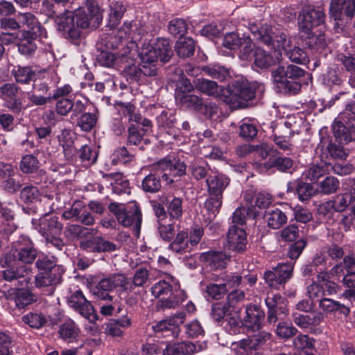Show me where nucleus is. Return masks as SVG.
Masks as SVG:
<instances>
[{"instance_id": "f257e3e1", "label": "nucleus", "mask_w": 355, "mask_h": 355, "mask_svg": "<svg viewBox=\"0 0 355 355\" xmlns=\"http://www.w3.org/2000/svg\"><path fill=\"white\" fill-rule=\"evenodd\" d=\"M249 30L254 39L275 50L277 59H280L282 51H288L292 46V41L285 31L264 24L259 27L255 24L249 25Z\"/></svg>"}, {"instance_id": "f03ea898", "label": "nucleus", "mask_w": 355, "mask_h": 355, "mask_svg": "<svg viewBox=\"0 0 355 355\" xmlns=\"http://www.w3.org/2000/svg\"><path fill=\"white\" fill-rule=\"evenodd\" d=\"M139 58L143 70L150 74L157 75L158 58L167 62L173 55V51L168 40L158 38L153 44H144L140 49Z\"/></svg>"}, {"instance_id": "7ed1b4c3", "label": "nucleus", "mask_w": 355, "mask_h": 355, "mask_svg": "<svg viewBox=\"0 0 355 355\" xmlns=\"http://www.w3.org/2000/svg\"><path fill=\"white\" fill-rule=\"evenodd\" d=\"M304 71L300 67L289 64L286 67L279 66L272 71L274 83L284 93H296L300 85L295 80L304 76Z\"/></svg>"}, {"instance_id": "20e7f679", "label": "nucleus", "mask_w": 355, "mask_h": 355, "mask_svg": "<svg viewBox=\"0 0 355 355\" xmlns=\"http://www.w3.org/2000/svg\"><path fill=\"white\" fill-rule=\"evenodd\" d=\"M110 211L115 216L119 223L123 227H129L134 223L139 227L141 222V214L135 204L111 202L108 207Z\"/></svg>"}, {"instance_id": "39448f33", "label": "nucleus", "mask_w": 355, "mask_h": 355, "mask_svg": "<svg viewBox=\"0 0 355 355\" xmlns=\"http://www.w3.org/2000/svg\"><path fill=\"white\" fill-rule=\"evenodd\" d=\"M125 276L122 274H113L107 277L101 279L92 290V294L96 298L103 300H112L110 292L114 288H119L121 292H125Z\"/></svg>"}, {"instance_id": "423d86ee", "label": "nucleus", "mask_w": 355, "mask_h": 355, "mask_svg": "<svg viewBox=\"0 0 355 355\" xmlns=\"http://www.w3.org/2000/svg\"><path fill=\"white\" fill-rule=\"evenodd\" d=\"M227 96L223 101L233 107H239L241 101H249L254 97V85L250 83H239L229 85L226 89Z\"/></svg>"}, {"instance_id": "0eeeda50", "label": "nucleus", "mask_w": 355, "mask_h": 355, "mask_svg": "<svg viewBox=\"0 0 355 355\" xmlns=\"http://www.w3.org/2000/svg\"><path fill=\"white\" fill-rule=\"evenodd\" d=\"M67 304L92 324H94L98 318L94 306L80 289L71 293L67 297Z\"/></svg>"}, {"instance_id": "6e6552de", "label": "nucleus", "mask_w": 355, "mask_h": 355, "mask_svg": "<svg viewBox=\"0 0 355 355\" xmlns=\"http://www.w3.org/2000/svg\"><path fill=\"white\" fill-rule=\"evenodd\" d=\"M151 171L157 175L166 180L168 183H172V177L181 176L185 173L186 165L184 162L167 158L162 159L151 166Z\"/></svg>"}, {"instance_id": "1a4fd4ad", "label": "nucleus", "mask_w": 355, "mask_h": 355, "mask_svg": "<svg viewBox=\"0 0 355 355\" xmlns=\"http://www.w3.org/2000/svg\"><path fill=\"white\" fill-rule=\"evenodd\" d=\"M324 13L312 6L304 8L297 17L299 28L302 33H309L324 23Z\"/></svg>"}, {"instance_id": "9d476101", "label": "nucleus", "mask_w": 355, "mask_h": 355, "mask_svg": "<svg viewBox=\"0 0 355 355\" xmlns=\"http://www.w3.org/2000/svg\"><path fill=\"white\" fill-rule=\"evenodd\" d=\"M293 266L291 263H279L272 270L266 271L263 278L266 283L270 287L279 289L292 276Z\"/></svg>"}, {"instance_id": "9b49d317", "label": "nucleus", "mask_w": 355, "mask_h": 355, "mask_svg": "<svg viewBox=\"0 0 355 355\" xmlns=\"http://www.w3.org/2000/svg\"><path fill=\"white\" fill-rule=\"evenodd\" d=\"M55 22L58 30L62 32L66 38L76 45L79 44L80 31L75 25L74 15L71 12L67 10L58 15Z\"/></svg>"}, {"instance_id": "f8f14e48", "label": "nucleus", "mask_w": 355, "mask_h": 355, "mask_svg": "<svg viewBox=\"0 0 355 355\" xmlns=\"http://www.w3.org/2000/svg\"><path fill=\"white\" fill-rule=\"evenodd\" d=\"M76 18V26L79 28H89L92 22L97 23L101 19L100 8L95 1H87L86 8H79L76 10L73 15Z\"/></svg>"}, {"instance_id": "ddd939ff", "label": "nucleus", "mask_w": 355, "mask_h": 355, "mask_svg": "<svg viewBox=\"0 0 355 355\" xmlns=\"http://www.w3.org/2000/svg\"><path fill=\"white\" fill-rule=\"evenodd\" d=\"M355 200V189L350 188L345 192L336 195L333 200L324 202L319 207L321 214H327L332 211H343Z\"/></svg>"}, {"instance_id": "4468645a", "label": "nucleus", "mask_w": 355, "mask_h": 355, "mask_svg": "<svg viewBox=\"0 0 355 355\" xmlns=\"http://www.w3.org/2000/svg\"><path fill=\"white\" fill-rule=\"evenodd\" d=\"M80 245L83 250L90 252H112L116 250V244L105 240L98 235V232L94 236L84 237Z\"/></svg>"}, {"instance_id": "2eb2a0df", "label": "nucleus", "mask_w": 355, "mask_h": 355, "mask_svg": "<svg viewBox=\"0 0 355 355\" xmlns=\"http://www.w3.org/2000/svg\"><path fill=\"white\" fill-rule=\"evenodd\" d=\"M355 13V0H331L329 14L337 24L343 19V17L352 18Z\"/></svg>"}, {"instance_id": "dca6fc26", "label": "nucleus", "mask_w": 355, "mask_h": 355, "mask_svg": "<svg viewBox=\"0 0 355 355\" xmlns=\"http://www.w3.org/2000/svg\"><path fill=\"white\" fill-rule=\"evenodd\" d=\"M17 20L20 28H26L30 31L31 34L35 37H46L47 32L42 27L35 15L29 12H19L17 14Z\"/></svg>"}, {"instance_id": "f3484780", "label": "nucleus", "mask_w": 355, "mask_h": 355, "mask_svg": "<svg viewBox=\"0 0 355 355\" xmlns=\"http://www.w3.org/2000/svg\"><path fill=\"white\" fill-rule=\"evenodd\" d=\"M62 225L55 216L46 215L41 218L36 229L46 239L49 237H55L59 235L62 231Z\"/></svg>"}, {"instance_id": "a211bd4d", "label": "nucleus", "mask_w": 355, "mask_h": 355, "mask_svg": "<svg viewBox=\"0 0 355 355\" xmlns=\"http://www.w3.org/2000/svg\"><path fill=\"white\" fill-rule=\"evenodd\" d=\"M335 137L341 144H348L355 141V119L346 121L344 125L342 121H336L333 125Z\"/></svg>"}, {"instance_id": "6ab92c4d", "label": "nucleus", "mask_w": 355, "mask_h": 355, "mask_svg": "<svg viewBox=\"0 0 355 355\" xmlns=\"http://www.w3.org/2000/svg\"><path fill=\"white\" fill-rule=\"evenodd\" d=\"M186 318L184 312H180L167 319L159 321L155 326L153 329L155 332L171 331L175 337L179 334V327L183 324Z\"/></svg>"}, {"instance_id": "aec40b11", "label": "nucleus", "mask_w": 355, "mask_h": 355, "mask_svg": "<svg viewBox=\"0 0 355 355\" xmlns=\"http://www.w3.org/2000/svg\"><path fill=\"white\" fill-rule=\"evenodd\" d=\"M228 248L234 251L242 252L246 248L247 236L245 232L236 225L230 227L227 233Z\"/></svg>"}, {"instance_id": "412c9836", "label": "nucleus", "mask_w": 355, "mask_h": 355, "mask_svg": "<svg viewBox=\"0 0 355 355\" xmlns=\"http://www.w3.org/2000/svg\"><path fill=\"white\" fill-rule=\"evenodd\" d=\"M245 314L243 318L245 327L252 331L259 330L265 316L264 312L258 306L249 305L246 307Z\"/></svg>"}, {"instance_id": "4be33fe9", "label": "nucleus", "mask_w": 355, "mask_h": 355, "mask_svg": "<svg viewBox=\"0 0 355 355\" xmlns=\"http://www.w3.org/2000/svg\"><path fill=\"white\" fill-rule=\"evenodd\" d=\"M183 103H188V105H192L196 110H202L204 114L207 117L211 118L218 113V107L216 103L207 102L203 105L202 99L196 95L184 94L182 97Z\"/></svg>"}, {"instance_id": "5701e85b", "label": "nucleus", "mask_w": 355, "mask_h": 355, "mask_svg": "<svg viewBox=\"0 0 355 355\" xmlns=\"http://www.w3.org/2000/svg\"><path fill=\"white\" fill-rule=\"evenodd\" d=\"M230 182V179L223 174L209 175L206 180L207 191L209 196L223 197V193L229 185Z\"/></svg>"}, {"instance_id": "b1692460", "label": "nucleus", "mask_w": 355, "mask_h": 355, "mask_svg": "<svg viewBox=\"0 0 355 355\" xmlns=\"http://www.w3.org/2000/svg\"><path fill=\"white\" fill-rule=\"evenodd\" d=\"M30 272L29 268L26 266H12L3 270L2 276L6 281L23 279L19 280L20 284L23 286H27L31 280V277L29 275Z\"/></svg>"}, {"instance_id": "393cba45", "label": "nucleus", "mask_w": 355, "mask_h": 355, "mask_svg": "<svg viewBox=\"0 0 355 355\" xmlns=\"http://www.w3.org/2000/svg\"><path fill=\"white\" fill-rule=\"evenodd\" d=\"M161 202L171 218L178 220L182 217L183 213L182 198L166 195L161 198Z\"/></svg>"}, {"instance_id": "a878e982", "label": "nucleus", "mask_w": 355, "mask_h": 355, "mask_svg": "<svg viewBox=\"0 0 355 355\" xmlns=\"http://www.w3.org/2000/svg\"><path fill=\"white\" fill-rule=\"evenodd\" d=\"M293 322L302 329H308L311 327L318 326L324 320L323 313L314 312L311 315H302L297 313H293Z\"/></svg>"}, {"instance_id": "bb28decb", "label": "nucleus", "mask_w": 355, "mask_h": 355, "mask_svg": "<svg viewBox=\"0 0 355 355\" xmlns=\"http://www.w3.org/2000/svg\"><path fill=\"white\" fill-rule=\"evenodd\" d=\"M198 90L205 93L207 95L219 98L222 96H227L226 89L219 86L216 82L207 80L198 79L196 83Z\"/></svg>"}, {"instance_id": "cd10ccee", "label": "nucleus", "mask_w": 355, "mask_h": 355, "mask_svg": "<svg viewBox=\"0 0 355 355\" xmlns=\"http://www.w3.org/2000/svg\"><path fill=\"white\" fill-rule=\"evenodd\" d=\"M30 31H22L20 33L19 41L18 43L19 52L26 56H31L35 52L37 45L35 44V39Z\"/></svg>"}, {"instance_id": "c85d7f7f", "label": "nucleus", "mask_w": 355, "mask_h": 355, "mask_svg": "<svg viewBox=\"0 0 355 355\" xmlns=\"http://www.w3.org/2000/svg\"><path fill=\"white\" fill-rule=\"evenodd\" d=\"M58 333L62 340L70 343L76 342L80 336V329L74 321L69 320L60 326Z\"/></svg>"}, {"instance_id": "c756f323", "label": "nucleus", "mask_w": 355, "mask_h": 355, "mask_svg": "<svg viewBox=\"0 0 355 355\" xmlns=\"http://www.w3.org/2000/svg\"><path fill=\"white\" fill-rule=\"evenodd\" d=\"M72 92V88L69 85H64L62 87L57 88L53 94L48 95V96L31 95V100L36 106H41L50 103L52 100L57 99L60 97L65 96Z\"/></svg>"}, {"instance_id": "7c9ffc66", "label": "nucleus", "mask_w": 355, "mask_h": 355, "mask_svg": "<svg viewBox=\"0 0 355 355\" xmlns=\"http://www.w3.org/2000/svg\"><path fill=\"white\" fill-rule=\"evenodd\" d=\"M109 8L107 26L115 28L119 24L126 9L121 2L117 1H111Z\"/></svg>"}, {"instance_id": "2f4dec72", "label": "nucleus", "mask_w": 355, "mask_h": 355, "mask_svg": "<svg viewBox=\"0 0 355 355\" xmlns=\"http://www.w3.org/2000/svg\"><path fill=\"white\" fill-rule=\"evenodd\" d=\"M149 273L147 269L140 268L135 272L132 280L125 277V292L130 293L134 291L135 287L143 286L148 281Z\"/></svg>"}, {"instance_id": "473e14b6", "label": "nucleus", "mask_w": 355, "mask_h": 355, "mask_svg": "<svg viewBox=\"0 0 355 355\" xmlns=\"http://www.w3.org/2000/svg\"><path fill=\"white\" fill-rule=\"evenodd\" d=\"M319 307L324 312L334 313L338 311L340 313L347 316L350 312L349 308L344 304L331 298H322L319 302Z\"/></svg>"}, {"instance_id": "72a5a7b5", "label": "nucleus", "mask_w": 355, "mask_h": 355, "mask_svg": "<svg viewBox=\"0 0 355 355\" xmlns=\"http://www.w3.org/2000/svg\"><path fill=\"white\" fill-rule=\"evenodd\" d=\"M268 226L277 230L287 222V216L278 208L270 209L265 215Z\"/></svg>"}, {"instance_id": "f704fd0d", "label": "nucleus", "mask_w": 355, "mask_h": 355, "mask_svg": "<svg viewBox=\"0 0 355 355\" xmlns=\"http://www.w3.org/2000/svg\"><path fill=\"white\" fill-rule=\"evenodd\" d=\"M202 259L214 269L224 268L228 257L223 252L211 251L203 253Z\"/></svg>"}, {"instance_id": "c9c22d12", "label": "nucleus", "mask_w": 355, "mask_h": 355, "mask_svg": "<svg viewBox=\"0 0 355 355\" xmlns=\"http://www.w3.org/2000/svg\"><path fill=\"white\" fill-rule=\"evenodd\" d=\"M11 73L15 81L20 84H29L36 76L35 71L29 67H15Z\"/></svg>"}, {"instance_id": "e433bc0d", "label": "nucleus", "mask_w": 355, "mask_h": 355, "mask_svg": "<svg viewBox=\"0 0 355 355\" xmlns=\"http://www.w3.org/2000/svg\"><path fill=\"white\" fill-rule=\"evenodd\" d=\"M275 57L268 54L265 50L261 48H256L252 57L254 58V64L259 68H267L277 62H279L280 59H277L276 54Z\"/></svg>"}, {"instance_id": "4c0bfd02", "label": "nucleus", "mask_w": 355, "mask_h": 355, "mask_svg": "<svg viewBox=\"0 0 355 355\" xmlns=\"http://www.w3.org/2000/svg\"><path fill=\"white\" fill-rule=\"evenodd\" d=\"M168 248L176 253H184L191 250L189 245L188 233L179 232L175 239L170 243Z\"/></svg>"}, {"instance_id": "58836bf2", "label": "nucleus", "mask_w": 355, "mask_h": 355, "mask_svg": "<svg viewBox=\"0 0 355 355\" xmlns=\"http://www.w3.org/2000/svg\"><path fill=\"white\" fill-rule=\"evenodd\" d=\"M178 55L182 58H189L194 53L195 42L191 37H180L175 44Z\"/></svg>"}, {"instance_id": "ea45409f", "label": "nucleus", "mask_w": 355, "mask_h": 355, "mask_svg": "<svg viewBox=\"0 0 355 355\" xmlns=\"http://www.w3.org/2000/svg\"><path fill=\"white\" fill-rule=\"evenodd\" d=\"M266 169H270L272 167L277 168L279 171L285 172L293 167V162L289 157H270L268 161L263 164Z\"/></svg>"}, {"instance_id": "a19ab883", "label": "nucleus", "mask_w": 355, "mask_h": 355, "mask_svg": "<svg viewBox=\"0 0 355 355\" xmlns=\"http://www.w3.org/2000/svg\"><path fill=\"white\" fill-rule=\"evenodd\" d=\"M170 282L166 280H160L155 283L151 288V293L155 297H164L172 293V285L176 286L177 281L173 277L169 278Z\"/></svg>"}, {"instance_id": "79ce46f5", "label": "nucleus", "mask_w": 355, "mask_h": 355, "mask_svg": "<svg viewBox=\"0 0 355 355\" xmlns=\"http://www.w3.org/2000/svg\"><path fill=\"white\" fill-rule=\"evenodd\" d=\"M187 298L183 291H175L171 293L168 298L162 297L159 301V306L163 309H173L178 306Z\"/></svg>"}, {"instance_id": "37998d69", "label": "nucleus", "mask_w": 355, "mask_h": 355, "mask_svg": "<svg viewBox=\"0 0 355 355\" xmlns=\"http://www.w3.org/2000/svg\"><path fill=\"white\" fill-rule=\"evenodd\" d=\"M202 71L212 78L218 79L220 81L226 80L230 77L229 69L218 64L204 67Z\"/></svg>"}, {"instance_id": "c03bdc74", "label": "nucleus", "mask_w": 355, "mask_h": 355, "mask_svg": "<svg viewBox=\"0 0 355 355\" xmlns=\"http://www.w3.org/2000/svg\"><path fill=\"white\" fill-rule=\"evenodd\" d=\"M266 304L268 308V320L269 322H275L277 320L276 309L281 303H283V298L279 295L268 294L265 300Z\"/></svg>"}, {"instance_id": "a18cd8bd", "label": "nucleus", "mask_w": 355, "mask_h": 355, "mask_svg": "<svg viewBox=\"0 0 355 355\" xmlns=\"http://www.w3.org/2000/svg\"><path fill=\"white\" fill-rule=\"evenodd\" d=\"M237 49H239V58L243 60H250L256 49H254V44L250 37L245 35H243Z\"/></svg>"}, {"instance_id": "49530a36", "label": "nucleus", "mask_w": 355, "mask_h": 355, "mask_svg": "<svg viewBox=\"0 0 355 355\" xmlns=\"http://www.w3.org/2000/svg\"><path fill=\"white\" fill-rule=\"evenodd\" d=\"M67 232L72 236L83 239L84 237L95 235L98 233V230L97 228H90L79 225L71 224L67 227Z\"/></svg>"}, {"instance_id": "de8ad7c7", "label": "nucleus", "mask_w": 355, "mask_h": 355, "mask_svg": "<svg viewBox=\"0 0 355 355\" xmlns=\"http://www.w3.org/2000/svg\"><path fill=\"white\" fill-rule=\"evenodd\" d=\"M12 295L16 306L19 308H24L33 303L35 300L34 296L30 291L26 289H17L13 292Z\"/></svg>"}, {"instance_id": "09e8293b", "label": "nucleus", "mask_w": 355, "mask_h": 355, "mask_svg": "<svg viewBox=\"0 0 355 355\" xmlns=\"http://www.w3.org/2000/svg\"><path fill=\"white\" fill-rule=\"evenodd\" d=\"M143 64L140 63L139 67L135 65H131L125 68V73L127 79L130 82L141 81L145 76H155L154 74H150L143 70Z\"/></svg>"}, {"instance_id": "8fccbe9b", "label": "nucleus", "mask_w": 355, "mask_h": 355, "mask_svg": "<svg viewBox=\"0 0 355 355\" xmlns=\"http://www.w3.org/2000/svg\"><path fill=\"white\" fill-rule=\"evenodd\" d=\"M22 321L31 328L40 329L46 322V317L41 313L30 312L21 318Z\"/></svg>"}, {"instance_id": "3c124183", "label": "nucleus", "mask_w": 355, "mask_h": 355, "mask_svg": "<svg viewBox=\"0 0 355 355\" xmlns=\"http://www.w3.org/2000/svg\"><path fill=\"white\" fill-rule=\"evenodd\" d=\"M305 34L307 35L305 37V44L309 48L321 50L327 46V41L323 34L316 35L313 33L312 31Z\"/></svg>"}, {"instance_id": "603ef678", "label": "nucleus", "mask_w": 355, "mask_h": 355, "mask_svg": "<svg viewBox=\"0 0 355 355\" xmlns=\"http://www.w3.org/2000/svg\"><path fill=\"white\" fill-rule=\"evenodd\" d=\"M343 275V267L342 263H338L334 265L329 272L321 271L318 275V282L326 283L331 278L340 279Z\"/></svg>"}, {"instance_id": "864d4df0", "label": "nucleus", "mask_w": 355, "mask_h": 355, "mask_svg": "<svg viewBox=\"0 0 355 355\" xmlns=\"http://www.w3.org/2000/svg\"><path fill=\"white\" fill-rule=\"evenodd\" d=\"M56 262L57 259L54 256L42 255L39 257L36 262V266L40 271L52 273V270L55 268Z\"/></svg>"}, {"instance_id": "5fc2aeb1", "label": "nucleus", "mask_w": 355, "mask_h": 355, "mask_svg": "<svg viewBox=\"0 0 355 355\" xmlns=\"http://www.w3.org/2000/svg\"><path fill=\"white\" fill-rule=\"evenodd\" d=\"M157 175L155 173H150L144 178L141 187L144 191L155 193L160 189L161 182Z\"/></svg>"}, {"instance_id": "6e6d98bb", "label": "nucleus", "mask_w": 355, "mask_h": 355, "mask_svg": "<svg viewBox=\"0 0 355 355\" xmlns=\"http://www.w3.org/2000/svg\"><path fill=\"white\" fill-rule=\"evenodd\" d=\"M104 178H114L115 182L113 184V191L117 194L125 193L129 183L127 180H123L121 173H109L103 175Z\"/></svg>"}, {"instance_id": "4d7b16f0", "label": "nucleus", "mask_w": 355, "mask_h": 355, "mask_svg": "<svg viewBox=\"0 0 355 355\" xmlns=\"http://www.w3.org/2000/svg\"><path fill=\"white\" fill-rule=\"evenodd\" d=\"M339 185L340 182L337 178L329 176L320 183L319 189L324 194H331L338 190Z\"/></svg>"}, {"instance_id": "13d9d810", "label": "nucleus", "mask_w": 355, "mask_h": 355, "mask_svg": "<svg viewBox=\"0 0 355 355\" xmlns=\"http://www.w3.org/2000/svg\"><path fill=\"white\" fill-rule=\"evenodd\" d=\"M168 30L173 35L181 37L186 33L187 24L184 19L176 18L169 22Z\"/></svg>"}, {"instance_id": "bf43d9fd", "label": "nucleus", "mask_w": 355, "mask_h": 355, "mask_svg": "<svg viewBox=\"0 0 355 355\" xmlns=\"http://www.w3.org/2000/svg\"><path fill=\"white\" fill-rule=\"evenodd\" d=\"M39 167V162L33 155L24 156L20 163V169L23 173H31Z\"/></svg>"}, {"instance_id": "052dcab7", "label": "nucleus", "mask_w": 355, "mask_h": 355, "mask_svg": "<svg viewBox=\"0 0 355 355\" xmlns=\"http://www.w3.org/2000/svg\"><path fill=\"white\" fill-rule=\"evenodd\" d=\"M85 207V205L82 201H76L69 209L64 211L62 214L63 218L67 220H78L83 211Z\"/></svg>"}, {"instance_id": "680f3d73", "label": "nucleus", "mask_w": 355, "mask_h": 355, "mask_svg": "<svg viewBox=\"0 0 355 355\" xmlns=\"http://www.w3.org/2000/svg\"><path fill=\"white\" fill-rule=\"evenodd\" d=\"M22 185L20 176L18 174L8 175V177L3 181L2 186L4 189L9 193H15L18 191Z\"/></svg>"}, {"instance_id": "e2e57ef3", "label": "nucleus", "mask_w": 355, "mask_h": 355, "mask_svg": "<svg viewBox=\"0 0 355 355\" xmlns=\"http://www.w3.org/2000/svg\"><path fill=\"white\" fill-rule=\"evenodd\" d=\"M276 332L279 337L288 339L295 336L297 329L291 323L281 322L277 326Z\"/></svg>"}, {"instance_id": "0e129e2a", "label": "nucleus", "mask_w": 355, "mask_h": 355, "mask_svg": "<svg viewBox=\"0 0 355 355\" xmlns=\"http://www.w3.org/2000/svg\"><path fill=\"white\" fill-rule=\"evenodd\" d=\"M97 121V116L95 114L92 113H85L83 114L78 121V125L83 130V131H89L92 128L94 127Z\"/></svg>"}, {"instance_id": "69168bd1", "label": "nucleus", "mask_w": 355, "mask_h": 355, "mask_svg": "<svg viewBox=\"0 0 355 355\" xmlns=\"http://www.w3.org/2000/svg\"><path fill=\"white\" fill-rule=\"evenodd\" d=\"M179 343L181 355H190L197 353L203 350L206 347L205 344L200 343H193L191 342H182Z\"/></svg>"}, {"instance_id": "338daca9", "label": "nucleus", "mask_w": 355, "mask_h": 355, "mask_svg": "<svg viewBox=\"0 0 355 355\" xmlns=\"http://www.w3.org/2000/svg\"><path fill=\"white\" fill-rule=\"evenodd\" d=\"M299 234L298 227L295 225H290L278 233L279 238L286 242L295 241Z\"/></svg>"}, {"instance_id": "774afa93", "label": "nucleus", "mask_w": 355, "mask_h": 355, "mask_svg": "<svg viewBox=\"0 0 355 355\" xmlns=\"http://www.w3.org/2000/svg\"><path fill=\"white\" fill-rule=\"evenodd\" d=\"M157 229L160 237L166 241H171L175 234V229L172 223L166 224L164 221L158 220Z\"/></svg>"}]
</instances>
